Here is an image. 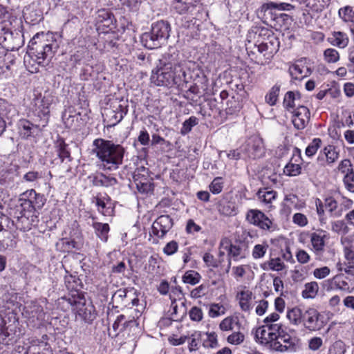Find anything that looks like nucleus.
<instances>
[{
	"mask_svg": "<svg viewBox=\"0 0 354 354\" xmlns=\"http://www.w3.org/2000/svg\"><path fill=\"white\" fill-rule=\"evenodd\" d=\"M246 221L263 230H273L272 221L261 211L258 209H250L246 214Z\"/></svg>",
	"mask_w": 354,
	"mask_h": 354,
	"instance_id": "obj_12",
	"label": "nucleus"
},
{
	"mask_svg": "<svg viewBox=\"0 0 354 354\" xmlns=\"http://www.w3.org/2000/svg\"><path fill=\"white\" fill-rule=\"evenodd\" d=\"M203 259L205 263L206 266L208 267L217 268L218 266V263L217 260L214 258V257L209 252H206L204 254L203 257Z\"/></svg>",
	"mask_w": 354,
	"mask_h": 354,
	"instance_id": "obj_63",
	"label": "nucleus"
},
{
	"mask_svg": "<svg viewBox=\"0 0 354 354\" xmlns=\"http://www.w3.org/2000/svg\"><path fill=\"white\" fill-rule=\"evenodd\" d=\"M241 150L244 158H261L264 153L262 142L258 138L248 140L241 147Z\"/></svg>",
	"mask_w": 354,
	"mask_h": 354,
	"instance_id": "obj_14",
	"label": "nucleus"
},
{
	"mask_svg": "<svg viewBox=\"0 0 354 354\" xmlns=\"http://www.w3.org/2000/svg\"><path fill=\"white\" fill-rule=\"evenodd\" d=\"M338 169L344 176L354 173L352 163L348 159L342 160L338 165Z\"/></svg>",
	"mask_w": 354,
	"mask_h": 354,
	"instance_id": "obj_45",
	"label": "nucleus"
},
{
	"mask_svg": "<svg viewBox=\"0 0 354 354\" xmlns=\"http://www.w3.org/2000/svg\"><path fill=\"white\" fill-rule=\"evenodd\" d=\"M303 62V59H299L290 65L288 73L292 79L301 80L311 74V69L308 66H304Z\"/></svg>",
	"mask_w": 354,
	"mask_h": 354,
	"instance_id": "obj_20",
	"label": "nucleus"
},
{
	"mask_svg": "<svg viewBox=\"0 0 354 354\" xmlns=\"http://www.w3.org/2000/svg\"><path fill=\"white\" fill-rule=\"evenodd\" d=\"M98 21L100 22H106L105 26H109L112 23L113 15L106 10H101L98 12Z\"/></svg>",
	"mask_w": 354,
	"mask_h": 354,
	"instance_id": "obj_50",
	"label": "nucleus"
},
{
	"mask_svg": "<svg viewBox=\"0 0 354 354\" xmlns=\"http://www.w3.org/2000/svg\"><path fill=\"white\" fill-rule=\"evenodd\" d=\"M173 226L172 218L169 215H161L152 224L153 234L163 238Z\"/></svg>",
	"mask_w": 354,
	"mask_h": 354,
	"instance_id": "obj_16",
	"label": "nucleus"
},
{
	"mask_svg": "<svg viewBox=\"0 0 354 354\" xmlns=\"http://www.w3.org/2000/svg\"><path fill=\"white\" fill-rule=\"evenodd\" d=\"M285 201L291 207H292L297 209L302 208L304 205V203L299 201L297 196L295 194H289L286 196Z\"/></svg>",
	"mask_w": 354,
	"mask_h": 354,
	"instance_id": "obj_49",
	"label": "nucleus"
},
{
	"mask_svg": "<svg viewBox=\"0 0 354 354\" xmlns=\"http://www.w3.org/2000/svg\"><path fill=\"white\" fill-rule=\"evenodd\" d=\"M201 279V276L198 272L194 270H188L184 274L183 281L185 283L196 285L199 283Z\"/></svg>",
	"mask_w": 354,
	"mask_h": 354,
	"instance_id": "obj_37",
	"label": "nucleus"
},
{
	"mask_svg": "<svg viewBox=\"0 0 354 354\" xmlns=\"http://www.w3.org/2000/svg\"><path fill=\"white\" fill-rule=\"evenodd\" d=\"M138 330V323L136 319H132L128 321H124L122 324V327L120 329V331L127 332L128 335H129L131 332L135 333Z\"/></svg>",
	"mask_w": 354,
	"mask_h": 354,
	"instance_id": "obj_44",
	"label": "nucleus"
},
{
	"mask_svg": "<svg viewBox=\"0 0 354 354\" xmlns=\"http://www.w3.org/2000/svg\"><path fill=\"white\" fill-rule=\"evenodd\" d=\"M324 205L328 209V212L331 214L332 216H340L342 213L336 212V209L337 208V202L333 197H328L324 200Z\"/></svg>",
	"mask_w": 354,
	"mask_h": 354,
	"instance_id": "obj_42",
	"label": "nucleus"
},
{
	"mask_svg": "<svg viewBox=\"0 0 354 354\" xmlns=\"http://www.w3.org/2000/svg\"><path fill=\"white\" fill-rule=\"evenodd\" d=\"M19 127L21 129V134L23 138H27L32 136V130L34 128H37V126L34 125L28 120H23L20 121Z\"/></svg>",
	"mask_w": 354,
	"mask_h": 354,
	"instance_id": "obj_38",
	"label": "nucleus"
},
{
	"mask_svg": "<svg viewBox=\"0 0 354 354\" xmlns=\"http://www.w3.org/2000/svg\"><path fill=\"white\" fill-rule=\"evenodd\" d=\"M284 173L291 176H297L301 173V167L297 164H288L284 168Z\"/></svg>",
	"mask_w": 354,
	"mask_h": 354,
	"instance_id": "obj_54",
	"label": "nucleus"
},
{
	"mask_svg": "<svg viewBox=\"0 0 354 354\" xmlns=\"http://www.w3.org/2000/svg\"><path fill=\"white\" fill-rule=\"evenodd\" d=\"M281 86L279 84H274L266 94L265 101L270 106H274L277 102L278 97L280 92Z\"/></svg>",
	"mask_w": 354,
	"mask_h": 354,
	"instance_id": "obj_34",
	"label": "nucleus"
},
{
	"mask_svg": "<svg viewBox=\"0 0 354 354\" xmlns=\"http://www.w3.org/2000/svg\"><path fill=\"white\" fill-rule=\"evenodd\" d=\"M96 236L102 241L106 242L109 237L110 227L108 223L93 221L91 224Z\"/></svg>",
	"mask_w": 354,
	"mask_h": 354,
	"instance_id": "obj_27",
	"label": "nucleus"
},
{
	"mask_svg": "<svg viewBox=\"0 0 354 354\" xmlns=\"http://www.w3.org/2000/svg\"><path fill=\"white\" fill-rule=\"evenodd\" d=\"M93 145V151L104 167L116 169L122 164L125 149L122 145L102 138L95 139Z\"/></svg>",
	"mask_w": 354,
	"mask_h": 354,
	"instance_id": "obj_3",
	"label": "nucleus"
},
{
	"mask_svg": "<svg viewBox=\"0 0 354 354\" xmlns=\"http://www.w3.org/2000/svg\"><path fill=\"white\" fill-rule=\"evenodd\" d=\"M53 102V97L50 95L44 96L39 95L32 102V110L35 115L44 119L46 122L50 113V106Z\"/></svg>",
	"mask_w": 354,
	"mask_h": 354,
	"instance_id": "obj_9",
	"label": "nucleus"
},
{
	"mask_svg": "<svg viewBox=\"0 0 354 354\" xmlns=\"http://www.w3.org/2000/svg\"><path fill=\"white\" fill-rule=\"evenodd\" d=\"M23 196H27L28 198H21V207L23 210L31 211L32 214H35L37 209H41L46 202L44 196L37 194L34 189L24 193Z\"/></svg>",
	"mask_w": 354,
	"mask_h": 354,
	"instance_id": "obj_10",
	"label": "nucleus"
},
{
	"mask_svg": "<svg viewBox=\"0 0 354 354\" xmlns=\"http://www.w3.org/2000/svg\"><path fill=\"white\" fill-rule=\"evenodd\" d=\"M259 35H268V40L261 42L257 46L258 51L263 54L268 59L272 57L277 52L279 46V42L274 37L271 30L266 28H261L258 30Z\"/></svg>",
	"mask_w": 354,
	"mask_h": 354,
	"instance_id": "obj_7",
	"label": "nucleus"
},
{
	"mask_svg": "<svg viewBox=\"0 0 354 354\" xmlns=\"http://www.w3.org/2000/svg\"><path fill=\"white\" fill-rule=\"evenodd\" d=\"M218 211L223 216H232L236 214V207L234 202L229 201L227 198H223L218 204Z\"/></svg>",
	"mask_w": 354,
	"mask_h": 354,
	"instance_id": "obj_25",
	"label": "nucleus"
},
{
	"mask_svg": "<svg viewBox=\"0 0 354 354\" xmlns=\"http://www.w3.org/2000/svg\"><path fill=\"white\" fill-rule=\"evenodd\" d=\"M252 296V293L250 290H242L237 295L239 306L242 310L249 311L250 310Z\"/></svg>",
	"mask_w": 354,
	"mask_h": 354,
	"instance_id": "obj_29",
	"label": "nucleus"
},
{
	"mask_svg": "<svg viewBox=\"0 0 354 354\" xmlns=\"http://www.w3.org/2000/svg\"><path fill=\"white\" fill-rule=\"evenodd\" d=\"M328 42L340 48H344L348 44V37L347 35L343 32L334 31L328 37Z\"/></svg>",
	"mask_w": 354,
	"mask_h": 354,
	"instance_id": "obj_24",
	"label": "nucleus"
},
{
	"mask_svg": "<svg viewBox=\"0 0 354 354\" xmlns=\"http://www.w3.org/2000/svg\"><path fill=\"white\" fill-rule=\"evenodd\" d=\"M296 95L299 97V93H295L293 91H288L284 95L283 106L286 110L290 113L295 110V101L296 100Z\"/></svg>",
	"mask_w": 354,
	"mask_h": 354,
	"instance_id": "obj_33",
	"label": "nucleus"
},
{
	"mask_svg": "<svg viewBox=\"0 0 354 354\" xmlns=\"http://www.w3.org/2000/svg\"><path fill=\"white\" fill-rule=\"evenodd\" d=\"M285 268L283 262L279 258L271 259L268 261L264 263L263 268L270 269L274 271H281Z\"/></svg>",
	"mask_w": 354,
	"mask_h": 354,
	"instance_id": "obj_36",
	"label": "nucleus"
},
{
	"mask_svg": "<svg viewBox=\"0 0 354 354\" xmlns=\"http://www.w3.org/2000/svg\"><path fill=\"white\" fill-rule=\"evenodd\" d=\"M110 109H105V114L109 126L118 124L128 112L127 102L115 100L111 102Z\"/></svg>",
	"mask_w": 354,
	"mask_h": 354,
	"instance_id": "obj_8",
	"label": "nucleus"
},
{
	"mask_svg": "<svg viewBox=\"0 0 354 354\" xmlns=\"http://www.w3.org/2000/svg\"><path fill=\"white\" fill-rule=\"evenodd\" d=\"M110 202L111 198L107 194L95 198V204L97 206L98 211L104 216H110L113 211L112 207L108 206Z\"/></svg>",
	"mask_w": 354,
	"mask_h": 354,
	"instance_id": "obj_26",
	"label": "nucleus"
},
{
	"mask_svg": "<svg viewBox=\"0 0 354 354\" xmlns=\"http://www.w3.org/2000/svg\"><path fill=\"white\" fill-rule=\"evenodd\" d=\"M300 4H305L309 11L319 13L328 7L330 0H298Z\"/></svg>",
	"mask_w": 354,
	"mask_h": 354,
	"instance_id": "obj_23",
	"label": "nucleus"
},
{
	"mask_svg": "<svg viewBox=\"0 0 354 354\" xmlns=\"http://www.w3.org/2000/svg\"><path fill=\"white\" fill-rule=\"evenodd\" d=\"M244 335L240 332L234 333L227 337V342L230 344L238 345L244 341Z\"/></svg>",
	"mask_w": 354,
	"mask_h": 354,
	"instance_id": "obj_58",
	"label": "nucleus"
},
{
	"mask_svg": "<svg viewBox=\"0 0 354 354\" xmlns=\"http://www.w3.org/2000/svg\"><path fill=\"white\" fill-rule=\"evenodd\" d=\"M345 349L342 342H335L329 348L328 354H344Z\"/></svg>",
	"mask_w": 354,
	"mask_h": 354,
	"instance_id": "obj_64",
	"label": "nucleus"
},
{
	"mask_svg": "<svg viewBox=\"0 0 354 354\" xmlns=\"http://www.w3.org/2000/svg\"><path fill=\"white\" fill-rule=\"evenodd\" d=\"M225 313V308L219 304H213L211 305L209 310V315L211 317H216Z\"/></svg>",
	"mask_w": 354,
	"mask_h": 354,
	"instance_id": "obj_53",
	"label": "nucleus"
},
{
	"mask_svg": "<svg viewBox=\"0 0 354 354\" xmlns=\"http://www.w3.org/2000/svg\"><path fill=\"white\" fill-rule=\"evenodd\" d=\"M169 58V56H165L160 59L156 68L152 71L150 80L156 86L171 87L187 82L182 64L174 59L168 60Z\"/></svg>",
	"mask_w": 354,
	"mask_h": 354,
	"instance_id": "obj_2",
	"label": "nucleus"
},
{
	"mask_svg": "<svg viewBox=\"0 0 354 354\" xmlns=\"http://www.w3.org/2000/svg\"><path fill=\"white\" fill-rule=\"evenodd\" d=\"M187 13L190 14L193 18H196L202 10L201 5L196 1H189V6Z\"/></svg>",
	"mask_w": 354,
	"mask_h": 354,
	"instance_id": "obj_51",
	"label": "nucleus"
},
{
	"mask_svg": "<svg viewBox=\"0 0 354 354\" xmlns=\"http://www.w3.org/2000/svg\"><path fill=\"white\" fill-rule=\"evenodd\" d=\"M327 324V319L324 314L314 308H309L304 311L302 325L310 331H319Z\"/></svg>",
	"mask_w": 354,
	"mask_h": 354,
	"instance_id": "obj_6",
	"label": "nucleus"
},
{
	"mask_svg": "<svg viewBox=\"0 0 354 354\" xmlns=\"http://www.w3.org/2000/svg\"><path fill=\"white\" fill-rule=\"evenodd\" d=\"M62 299L66 300L86 322L91 323L95 319L96 313L94 306L91 302L87 301L83 295L75 292V293Z\"/></svg>",
	"mask_w": 354,
	"mask_h": 354,
	"instance_id": "obj_5",
	"label": "nucleus"
},
{
	"mask_svg": "<svg viewBox=\"0 0 354 354\" xmlns=\"http://www.w3.org/2000/svg\"><path fill=\"white\" fill-rule=\"evenodd\" d=\"M178 244L176 241H171L163 248V252L168 255H172L178 251Z\"/></svg>",
	"mask_w": 354,
	"mask_h": 354,
	"instance_id": "obj_59",
	"label": "nucleus"
},
{
	"mask_svg": "<svg viewBox=\"0 0 354 354\" xmlns=\"http://www.w3.org/2000/svg\"><path fill=\"white\" fill-rule=\"evenodd\" d=\"M287 318L294 325L303 324L304 318V312L298 307L292 308L287 312Z\"/></svg>",
	"mask_w": 354,
	"mask_h": 354,
	"instance_id": "obj_28",
	"label": "nucleus"
},
{
	"mask_svg": "<svg viewBox=\"0 0 354 354\" xmlns=\"http://www.w3.org/2000/svg\"><path fill=\"white\" fill-rule=\"evenodd\" d=\"M220 247L227 252V258L230 261H237L246 257L245 249L241 243L233 244L228 239L225 238L221 241Z\"/></svg>",
	"mask_w": 354,
	"mask_h": 354,
	"instance_id": "obj_13",
	"label": "nucleus"
},
{
	"mask_svg": "<svg viewBox=\"0 0 354 354\" xmlns=\"http://www.w3.org/2000/svg\"><path fill=\"white\" fill-rule=\"evenodd\" d=\"M339 157V153L333 145H328L324 147L323 152H321L317 157V161L319 165L324 166L325 162L332 164L335 162Z\"/></svg>",
	"mask_w": 354,
	"mask_h": 354,
	"instance_id": "obj_21",
	"label": "nucleus"
},
{
	"mask_svg": "<svg viewBox=\"0 0 354 354\" xmlns=\"http://www.w3.org/2000/svg\"><path fill=\"white\" fill-rule=\"evenodd\" d=\"M292 221L300 227H304L308 224L307 217L301 213L295 214L292 216Z\"/></svg>",
	"mask_w": 354,
	"mask_h": 354,
	"instance_id": "obj_62",
	"label": "nucleus"
},
{
	"mask_svg": "<svg viewBox=\"0 0 354 354\" xmlns=\"http://www.w3.org/2000/svg\"><path fill=\"white\" fill-rule=\"evenodd\" d=\"M322 140L319 138H314L306 149V155L308 157L313 156L320 147Z\"/></svg>",
	"mask_w": 354,
	"mask_h": 354,
	"instance_id": "obj_48",
	"label": "nucleus"
},
{
	"mask_svg": "<svg viewBox=\"0 0 354 354\" xmlns=\"http://www.w3.org/2000/svg\"><path fill=\"white\" fill-rule=\"evenodd\" d=\"M319 286L317 282L312 281L307 283L304 286V290L302 292V296L304 298H314L317 295Z\"/></svg>",
	"mask_w": 354,
	"mask_h": 354,
	"instance_id": "obj_35",
	"label": "nucleus"
},
{
	"mask_svg": "<svg viewBox=\"0 0 354 354\" xmlns=\"http://www.w3.org/2000/svg\"><path fill=\"white\" fill-rule=\"evenodd\" d=\"M134 181L136 183V187L138 190L141 193H148L152 190V185L149 182L147 178H144L141 179L140 178V174L136 171L133 175Z\"/></svg>",
	"mask_w": 354,
	"mask_h": 354,
	"instance_id": "obj_30",
	"label": "nucleus"
},
{
	"mask_svg": "<svg viewBox=\"0 0 354 354\" xmlns=\"http://www.w3.org/2000/svg\"><path fill=\"white\" fill-rule=\"evenodd\" d=\"M343 183L348 192L354 193V173L344 176Z\"/></svg>",
	"mask_w": 354,
	"mask_h": 354,
	"instance_id": "obj_61",
	"label": "nucleus"
},
{
	"mask_svg": "<svg viewBox=\"0 0 354 354\" xmlns=\"http://www.w3.org/2000/svg\"><path fill=\"white\" fill-rule=\"evenodd\" d=\"M269 348L277 352H286L295 349V342L288 333L282 334L271 341Z\"/></svg>",
	"mask_w": 354,
	"mask_h": 354,
	"instance_id": "obj_17",
	"label": "nucleus"
},
{
	"mask_svg": "<svg viewBox=\"0 0 354 354\" xmlns=\"http://www.w3.org/2000/svg\"><path fill=\"white\" fill-rule=\"evenodd\" d=\"M88 178L93 186L103 187L106 189L113 188L115 189L119 185L117 179L111 175H106L102 172L96 173L94 175L90 176Z\"/></svg>",
	"mask_w": 354,
	"mask_h": 354,
	"instance_id": "obj_19",
	"label": "nucleus"
},
{
	"mask_svg": "<svg viewBox=\"0 0 354 354\" xmlns=\"http://www.w3.org/2000/svg\"><path fill=\"white\" fill-rule=\"evenodd\" d=\"M270 4V2L264 3L259 9V12L261 15V17L266 20L275 21L278 18L277 14L275 12L277 9L275 8H268Z\"/></svg>",
	"mask_w": 354,
	"mask_h": 354,
	"instance_id": "obj_31",
	"label": "nucleus"
},
{
	"mask_svg": "<svg viewBox=\"0 0 354 354\" xmlns=\"http://www.w3.org/2000/svg\"><path fill=\"white\" fill-rule=\"evenodd\" d=\"M268 248L267 243L257 244L252 250V257L254 259H260L264 257Z\"/></svg>",
	"mask_w": 354,
	"mask_h": 354,
	"instance_id": "obj_47",
	"label": "nucleus"
},
{
	"mask_svg": "<svg viewBox=\"0 0 354 354\" xmlns=\"http://www.w3.org/2000/svg\"><path fill=\"white\" fill-rule=\"evenodd\" d=\"M208 286L206 284H201L197 288L191 291L190 295L192 298H200L205 295L207 292Z\"/></svg>",
	"mask_w": 354,
	"mask_h": 354,
	"instance_id": "obj_52",
	"label": "nucleus"
},
{
	"mask_svg": "<svg viewBox=\"0 0 354 354\" xmlns=\"http://www.w3.org/2000/svg\"><path fill=\"white\" fill-rule=\"evenodd\" d=\"M268 330V335L270 336V339H271V341L279 337V335H282V334L286 333V332L283 328V325L281 323L276 324L272 326H269Z\"/></svg>",
	"mask_w": 354,
	"mask_h": 354,
	"instance_id": "obj_43",
	"label": "nucleus"
},
{
	"mask_svg": "<svg viewBox=\"0 0 354 354\" xmlns=\"http://www.w3.org/2000/svg\"><path fill=\"white\" fill-rule=\"evenodd\" d=\"M325 60L328 63H335L339 59V55L334 48H327L324 52Z\"/></svg>",
	"mask_w": 354,
	"mask_h": 354,
	"instance_id": "obj_46",
	"label": "nucleus"
},
{
	"mask_svg": "<svg viewBox=\"0 0 354 354\" xmlns=\"http://www.w3.org/2000/svg\"><path fill=\"white\" fill-rule=\"evenodd\" d=\"M15 218V220L10 221V230L15 226L17 229L21 231H27L38 221L37 216L35 214H32L30 210H23V208H21L20 212V216H17Z\"/></svg>",
	"mask_w": 354,
	"mask_h": 354,
	"instance_id": "obj_11",
	"label": "nucleus"
},
{
	"mask_svg": "<svg viewBox=\"0 0 354 354\" xmlns=\"http://www.w3.org/2000/svg\"><path fill=\"white\" fill-rule=\"evenodd\" d=\"M338 14L339 17L346 22L354 21V10L349 6L340 8Z\"/></svg>",
	"mask_w": 354,
	"mask_h": 354,
	"instance_id": "obj_40",
	"label": "nucleus"
},
{
	"mask_svg": "<svg viewBox=\"0 0 354 354\" xmlns=\"http://www.w3.org/2000/svg\"><path fill=\"white\" fill-rule=\"evenodd\" d=\"M198 120L197 118L195 116L190 117L183 123L180 133L183 136L187 134L192 131V127L198 124Z\"/></svg>",
	"mask_w": 354,
	"mask_h": 354,
	"instance_id": "obj_41",
	"label": "nucleus"
},
{
	"mask_svg": "<svg viewBox=\"0 0 354 354\" xmlns=\"http://www.w3.org/2000/svg\"><path fill=\"white\" fill-rule=\"evenodd\" d=\"M207 339L204 343V344H206L207 347L214 348L218 346L217 335L216 333H207Z\"/></svg>",
	"mask_w": 354,
	"mask_h": 354,
	"instance_id": "obj_56",
	"label": "nucleus"
},
{
	"mask_svg": "<svg viewBox=\"0 0 354 354\" xmlns=\"http://www.w3.org/2000/svg\"><path fill=\"white\" fill-rule=\"evenodd\" d=\"M209 189L214 194H218L222 192L223 183L221 178H215L209 185Z\"/></svg>",
	"mask_w": 354,
	"mask_h": 354,
	"instance_id": "obj_55",
	"label": "nucleus"
},
{
	"mask_svg": "<svg viewBox=\"0 0 354 354\" xmlns=\"http://www.w3.org/2000/svg\"><path fill=\"white\" fill-rule=\"evenodd\" d=\"M267 9L268 8H275L277 9V10H287V11H290V10H292L295 8V6H292V4L290 3H275V2H272V1H270V4L269 6H267L266 7Z\"/></svg>",
	"mask_w": 354,
	"mask_h": 354,
	"instance_id": "obj_57",
	"label": "nucleus"
},
{
	"mask_svg": "<svg viewBox=\"0 0 354 354\" xmlns=\"http://www.w3.org/2000/svg\"><path fill=\"white\" fill-rule=\"evenodd\" d=\"M55 149L57 154V156L59 157L62 162H63L66 160L68 162H71L72 160L71 151L68 149V145L65 142L63 138H57V140L55 142Z\"/></svg>",
	"mask_w": 354,
	"mask_h": 354,
	"instance_id": "obj_22",
	"label": "nucleus"
},
{
	"mask_svg": "<svg viewBox=\"0 0 354 354\" xmlns=\"http://www.w3.org/2000/svg\"><path fill=\"white\" fill-rule=\"evenodd\" d=\"M259 201L265 204H270L277 197V192L273 190H268L267 188L261 189L257 193Z\"/></svg>",
	"mask_w": 354,
	"mask_h": 354,
	"instance_id": "obj_32",
	"label": "nucleus"
},
{
	"mask_svg": "<svg viewBox=\"0 0 354 354\" xmlns=\"http://www.w3.org/2000/svg\"><path fill=\"white\" fill-rule=\"evenodd\" d=\"M170 30V25L167 21H158L152 24L150 32L142 35L141 41L147 48H158L169 38Z\"/></svg>",
	"mask_w": 354,
	"mask_h": 354,
	"instance_id": "obj_4",
	"label": "nucleus"
},
{
	"mask_svg": "<svg viewBox=\"0 0 354 354\" xmlns=\"http://www.w3.org/2000/svg\"><path fill=\"white\" fill-rule=\"evenodd\" d=\"M189 315L190 319L194 322L201 321L203 317L202 310L196 306H194L191 308Z\"/></svg>",
	"mask_w": 354,
	"mask_h": 354,
	"instance_id": "obj_60",
	"label": "nucleus"
},
{
	"mask_svg": "<svg viewBox=\"0 0 354 354\" xmlns=\"http://www.w3.org/2000/svg\"><path fill=\"white\" fill-rule=\"evenodd\" d=\"M292 113V122L298 130L304 129L310 120V113L305 106H299Z\"/></svg>",
	"mask_w": 354,
	"mask_h": 354,
	"instance_id": "obj_18",
	"label": "nucleus"
},
{
	"mask_svg": "<svg viewBox=\"0 0 354 354\" xmlns=\"http://www.w3.org/2000/svg\"><path fill=\"white\" fill-rule=\"evenodd\" d=\"M308 236L312 245L311 250L316 255L322 254L324 251L326 240L328 239L327 232L322 229H317L308 233Z\"/></svg>",
	"mask_w": 354,
	"mask_h": 354,
	"instance_id": "obj_15",
	"label": "nucleus"
},
{
	"mask_svg": "<svg viewBox=\"0 0 354 354\" xmlns=\"http://www.w3.org/2000/svg\"><path fill=\"white\" fill-rule=\"evenodd\" d=\"M58 37L53 32H38L30 39L28 48V57L24 62L31 73L39 71V67H44L54 57L59 48Z\"/></svg>",
	"mask_w": 354,
	"mask_h": 354,
	"instance_id": "obj_1",
	"label": "nucleus"
},
{
	"mask_svg": "<svg viewBox=\"0 0 354 354\" xmlns=\"http://www.w3.org/2000/svg\"><path fill=\"white\" fill-rule=\"evenodd\" d=\"M255 338L260 341L262 344H268L271 343V339L268 335V330L263 326L258 328L255 333Z\"/></svg>",
	"mask_w": 354,
	"mask_h": 354,
	"instance_id": "obj_39",
	"label": "nucleus"
}]
</instances>
